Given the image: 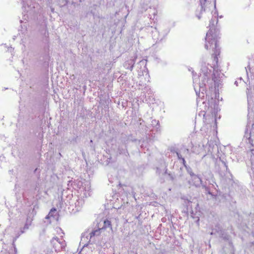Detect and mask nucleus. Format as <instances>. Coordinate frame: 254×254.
I'll return each mask as SVG.
<instances>
[{"instance_id": "1", "label": "nucleus", "mask_w": 254, "mask_h": 254, "mask_svg": "<svg viewBox=\"0 0 254 254\" xmlns=\"http://www.w3.org/2000/svg\"><path fill=\"white\" fill-rule=\"evenodd\" d=\"M218 23V19L216 20L211 19L209 23V30L206 34L205 48L206 50L212 49L213 53L212 56L213 57V62L217 64L218 56L220 55V49L218 45V39L220 38L219 30L215 27V23Z\"/></svg>"}, {"instance_id": "2", "label": "nucleus", "mask_w": 254, "mask_h": 254, "mask_svg": "<svg viewBox=\"0 0 254 254\" xmlns=\"http://www.w3.org/2000/svg\"><path fill=\"white\" fill-rule=\"evenodd\" d=\"M216 170L220 177L225 180L228 185L233 187L235 182L232 179V175L228 170L227 162L225 160L220 158L217 166L216 167Z\"/></svg>"}, {"instance_id": "3", "label": "nucleus", "mask_w": 254, "mask_h": 254, "mask_svg": "<svg viewBox=\"0 0 254 254\" xmlns=\"http://www.w3.org/2000/svg\"><path fill=\"white\" fill-rule=\"evenodd\" d=\"M209 78V76H203L201 81L199 83H197V78H193V82L194 84V89L196 95H197L199 97H200V92L202 94H204V92H206V83L207 82Z\"/></svg>"}, {"instance_id": "4", "label": "nucleus", "mask_w": 254, "mask_h": 254, "mask_svg": "<svg viewBox=\"0 0 254 254\" xmlns=\"http://www.w3.org/2000/svg\"><path fill=\"white\" fill-rule=\"evenodd\" d=\"M169 32V29H166L164 32L160 33L157 28L152 31V38L156 44L161 43Z\"/></svg>"}, {"instance_id": "5", "label": "nucleus", "mask_w": 254, "mask_h": 254, "mask_svg": "<svg viewBox=\"0 0 254 254\" xmlns=\"http://www.w3.org/2000/svg\"><path fill=\"white\" fill-rule=\"evenodd\" d=\"M213 68V73L212 76V80L214 82L215 87L216 86L219 87V82L220 81V80L219 79L222 77V75H223V74H221L218 69L216 68L215 66V64H214Z\"/></svg>"}, {"instance_id": "6", "label": "nucleus", "mask_w": 254, "mask_h": 254, "mask_svg": "<svg viewBox=\"0 0 254 254\" xmlns=\"http://www.w3.org/2000/svg\"><path fill=\"white\" fill-rule=\"evenodd\" d=\"M191 182L192 183V185L196 187H199L200 186H202L203 188H205L206 190V187L205 185H202V181L201 178L197 175H194L193 176L191 177Z\"/></svg>"}, {"instance_id": "7", "label": "nucleus", "mask_w": 254, "mask_h": 254, "mask_svg": "<svg viewBox=\"0 0 254 254\" xmlns=\"http://www.w3.org/2000/svg\"><path fill=\"white\" fill-rule=\"evenodd\" d=\"M51 243L54 246L56 245V243L60 245V248L63 249L64 248L65 246V242L62 239H60L58 237H54L51 241Z\"/></svg>"}, {"instance_id": "8", "label": "nucleus", "mask_w": 254, "mask_h": 254, "mask_svg": "<svg viewBox=\"0 0 254 254\" xmlns=\"http://www.w3.org/2000/svg\"><path fill=\"white\" fill-rule=\"evenodd\" d=\"M31 221L30 220V223H28V219H27L26 222L24 227L23 228H21L20 231L17 233V235L15 237V240H16L22 234L25 233V232L29 229V226L31 225Z\"/></svg>"}, {"instance_id": "9", "label": "nucleus", "mask_w": 254, "mask_h": 254, "mask_svg": "<svg viewBox=\"0 0 254 254\" xmlns=\"http://www.w3.org/2000/svg\"><path fill=\"white\" fill-rule=\"evenodd\" d=\"M215 232H217L218 235L223 238L225 240H229L230 239V236L227 234L225 233L224 231L221 230H212V232L210 233L211 235H213L215 234Z\"/></svg>"}, {"instance_id": "10", "label": "nucleus", "mask_w": 254, "mask_h": 254, "mask_svg": "<svg viewBox=\"0 0 254 254\" xmlns=\"http://www.w3.org/2000/svg\"><path fill=\"white\" fill-rule=\"evenodd\" d=\"M201 73H200V76L203 74L204 76H210V73L211 70L210 69H209L208 67L206 65L205 63H204L201 65Z\"/></svg>"}, {"instance_id": "11", "label": "nucleus", "mask_w": 254, "mask_h": 254, "mask_svg": "<svg viewBox=\"0 0 254 254\" xmlns=\"http://www.w3.org/2000/svg\"><path fill=\"white\" fill-rule=\"evenodd\" d=\"M118 152L120 154H124L126 156L129 155L126 146H120L118 149Z\"/></svg>"}, {"instance_id": "12", "label": "nucleus", "mask_w": 254, "mask_h": 254, "mask_svg": "<svg viewBox=\"0 0 254 254\" xmlns=\"http://www.w3.org/2000/svg\"><path fill=\"white\" fill-rule=\"evenodd\" d=\"M134 63L135 62L133 60L128 61L124 64V66L127 69H128L131 71L133 68Z\"/></svg>"}, {"instance_id": "13", "label": "nucleus", "mask_w": 254, "mask_h": 254, "mask_svg": "<svg viewBox=\"0 0 254 254\" xmlns=\"http://www.w3.org/2000/svg\"><path fill=\"white\" fill-rule=\"evenodd\" d=\"M107 228H109L110 230H112L111 222L108 219H106L104 221V225L103 226L100 228L101 230L103 229H106Z\"/></svg>"}, {"instance_id": "14", "label": "nucleus", "mask_w": 254, "mask_h": 254, "mask_svg": "<svg viewBox=\"0 0 254 254\" xmlns=\"http://www.w3.org/2000/svg\"><path fill=\"white\" fill-rule=\"evenodd\" d=\"M84 203V200L82 198L78 199L75 202V206L76 207V210H78Z\"/></svg>"}, {"instance_id": "15", "label": "nucleus", "mask_w": 254, "mask_h": 254, "mask_svg": "<svg viewBox=\"0 0 254 254\" xmlns=\"http://www.w3.org/2000/svg\"><path fill=\"white\" fill-rule=\"evenodd\" d=\"M101 229L100 228H98V229L93 230L90 234V238L91 239L94 236H99L101 233Z\"/></svg>"}, {"instance_id": "16", "label": "nucleus", "mask_w": 254, "mask_h": 254, "mask_svg": "<svg viewBox=\"0 0 254 254\" xmlns=\"http://www.w3.org/2000/svg\"><path fill=\"white\" fill-rule=\"evenodd\" d=\"M208 104L209 107L213 108H215L216 105V100L215 99H213L212 97L209 99V98L208 99Z\"/></svg>"}, {"instance_id": "17", "label": "nucleus", "mask_w": 254, "mask_h": 254, "mask_svg": "<svg viewBox=\"0 0 254 254\" xmlns=\"http://www.w3.org/2000/svg\"><path fill=\"white\" fill-rule=\"evenodd\" d=\"M249 131V129L247 128L246 130L245 131V134L244 136L245 137L248 138V139L249 140L250 143H251L252 144H253V140L252 139L251 132H250V133H248Z\"/></svg>"}, {"instance_id": "18", "label": "nucleus", "mask_w": 254, "mask_h": 254, "mask_svg": "<svg viewBox=\"0 0 254 254\" xmlns=\"http://www.w3.org/2000/svg\"><path fill=\"white\" fill-rule=\"evenodd\" d=\"M22 1L23 2V5L25 6L26 5H27L28 7H29L30 10L34 8L35 7V5H36V3H32L29 5L28 1H26V0H22Z\"/></svg>"}, {"instance_id": "19", "label": "nucleus", "mask_w": 254, "mask_h": 254, "mask_svg": "<svg viewBox=\"0 0 254 254\" xmlns=\"http://www.w3.org/2000/svg\"><path fill=\"white\" fill-rule=\"evenodd\" d=\"M167 167L165 166V171H164V174H167L168 177H169L170 180H171L172 181H173L174 180H175V175L174 174H173L172 173H168L167 172Z\"/></svg>"}, {"instance_id": "20", "label": "nucleus", "mask_w": 254, "mask_h": 254, "mask_svg": "<svg viewBox=\"0 0 254 254\" xmlns=\"http://www.w3.org/2000/svg\"><path fill=\"white\" fill-rule=\"evenodd\" d=\"M57 211V209L55 208H52L50 211L49 213V214L46 217V218L47 219L49 216L53 217L54 216V213Z\"/></svg>"}, {"instance_id": "21", "label": "nucleus", "mask_w": 254, "mask_h": 254, "mask_svg": "<svg viewBox=\"0 0 254 254\" xmlns=\"http://www.w3.org/2000/svg\"><path fill=\"white\" fill-rule=\"evenodd\" d=\"M183 199L185 200V203H186V205L187 207L191 206L190 204L191 203V201L190 199H189L187 197L184 196Z\"/></svg>"}, {"instance_id": "22", "label": "nucleus", "mask_w": 254, "mask_h": 254, "mask_svg": "<svg viewBox=\"0 0 254 254\" xmlns=\"http://www.w3.org/2000/svg\"><path fill=\"white\" fill-rule=\"evenodd\" d=\"M186 169L188 173L190 175L191 177L195 175L193 173L192 169L189 166H188V167H186Z\"/></svg>"}, {"instance_id": "23", "label": "nucleus", "mask_w": 254, "mask_h": 254, "mask_svg": "<svg viewBox=\"0 0 254 254\" xmlns=\"http://www.w3.org/2000/svg\"><path fill=\"white\" fill-rule=\"evenodd\" d=\"M200 3L201 5V10H200V13H202L203 11H205V2H204V0H200Z\"/></svg>"}, {"instance_id": "24", "label": "nucleus", "mask_w": 254, "mask_h": 254, "mask_svg": "<svg viewBox=\"0 0 254 254\" xmlns=\"http://www.w3.org/2000/svg\"><path fill=\"white\" fill-rule=\"evenodd\" d=\"M183 149V152L184 154H190V150L189 149L186 148H184V149Z\"/></svg>"}, {"instance_id": "25", "label": "nucleus", "mask_w": 254, "mask_h": 254, "mask_svg": "<svg viewBox=\"0 0 254 254\" xmlns=\"http://www.w3.org/2000/svg\"><path fill=\"white\" fill-rule=\"evenodd\" d=\"M0 254H10L9 252L7 251L6 249H2L0 252Z\"/></svg>"}, {"instance_id": "26", "label": "nucleus", "mask_w": 254, "mask_h": 254, "mask_svg": "<svg viewBox=\"0 0 254 254\" xmlns=\"http://www.w3.org/2000/svg\"><path fill=\"white\" fill-rule=\"evenodd\" d=\"M175 152H176V153L177 154V156L178 157V159L182 160V158H184V157H182V156L181 155L180 153H179V152H178L177 151H175Z\"/></svg>"}, {"instance_id": "27", "label": "nucleus", "mask_w": 254, "mask_h": 254, "mask_svg": "<svg viewBox=\"0 0 254 254\" xmlns=\"http://www.w3.org/2000/svg\"><path fill=\"white\" fill-rule=\"evenodd\" d=\"M182 163H183L184 166L185 167V168H186V167L188 166V165H187V164L186 163V160L184 158H182Z\"/></svg>"}, {"instance_id": "28", "label": "nucleus", "mask_w": 254, "mask_h": 254, "mask_svg": "<svg viewBox=\"0 0 254 254\" xmlns=\"http://www.w3.org/2000/svg\"><path fill=\"white\" fill-rule=\"evenodd\" d=\"M155 124H156V125H157L159 124V121H156V120H153L152 121L151 125L152 126H154L155 125Z\"/></svg>"}, {"instance_id": "29", "label": "nucleus", "mask_w": 254, "mask_h": 254, "mask_svg": "<svg viewBox=\"0 0 254 254\" xmlns=\"http://www.w3.org/2000/svg\"><path fill=\"white\" fill-rule=\"evenodd\" d=\"M250 217L252 219V223L253 224H254V215L252 214H251L250 215Z\"/></svg>"}, {"instance_id": "30", "label": "nucleus", "mask_w": 254, "mask_h": 254, "mask_svg": "<svg viewBox=\"0 0 254 254\" xmlns=\"http://www.w3.org/2000/svg\"><path fill=\"white\" fill-rule=\"evenodd\" d=\"M160 170L158 168H157L156 173H158L159 175L160 174Z\"/></svg>"}, {"instance_id": "31", "label": "nucleus", "mask_w": 254, "mask_h": 254, "mask_svg": "<svg viewBox=\"0 0 254 254\" xmlns=\"http://www.w3.org/2000/svg\"><path fill=\"white\" fill-rule=\"evenodd\" d=\"M197 17L198 18V19H200L201 18V15L199 14V15H196Z\"/></svg>"}, {"instance_id": "32", "label": "nucleus", "mask_w": 254, "mask_h": 254, "mask_svg": "<svg viewBox=\"0 0 254 254\" xmlns=\"http://www.w3.org/2000/svg\"><path fill=\"white\" fill-rule=\"evenodd\" d=\"M235 84L236 85V86H238V82L237 81H235Z\"/></svg>"}, {"instance_id": "33", "label": "nucleus", "mask_w": 254, "mask_h": 254, "mask_svg": "<svg viewBox=\"0 0 254 254\" xmlns=\"http://www.w3.org/2000/svg\"><path fill=\"white\" fill-rule=\"evenodd\" d=\"M67 3V0H65V2L64 3V5L66 4Z\"/></svg>"}, {"instance_id": "34", "label": "nucleus", "mask_w": 254, "mask_h": 254, "mask_svg": "<svg viewBox=\"0 0 254 254\" xmlns=\"http://www.w3.org/2000/svg\"><path fill=\"white\" fill-rule=\"evenodd\" d=\"M27 219H28V223H30V220L32 221V219H30L29 218H27Z\"/></svg>"}, {"instance_id": "35", "label": "nucleus", "mask_w": 254, "mask_h": 254, "mask_svg": "<svg viewBox=\"0 0 254 254\" xmlns=\"http://www.w3.org/2000/svg\"><path fill=\"white\" fill-rule=\"evenodd\" d=\"M37 169H35L34 172H35L37 171Z\"/></svg>"}, {"instance_id": "36", "label": "nucleus", "mask_w": 254, "mask_h": 254, "mask_svg": "<svg viewBox=\"0 0 254 254\" xmlns=\"http://www.w3.org/2000/svg\"><path fill=\"white\" fill-rule=\"evenodd\" d=\"M35 190H37V187H36L35 188Z\"/></svg>"}, {"instance_id": "37", "label": "nucleus", "mask_w": 254, "mask_h": 254, "mask_svg": "<svg viewBox=\"0 0 254 254\" xmlns=\"http://www.w3.org/2000/svg\"><path fill=\"white\" fill-rule=\"evenodd\" d=\"M206 0H204V2H206Z\"/></svg>"}]
</instances>
